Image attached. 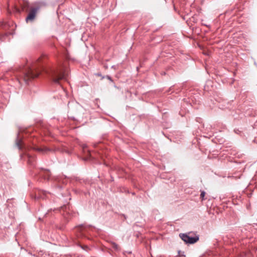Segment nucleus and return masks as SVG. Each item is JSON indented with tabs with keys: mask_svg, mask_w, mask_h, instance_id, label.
I'll use <instances>...</instances> for the list:
<instances>
[{
	"mask_svg": "<svg viewBox=\"0 0 257 257\" xmlns=\"http://www.w3.org/2000/svg\"><path fill=\"white\" fill-rule=\"evenodd\" d=\"M35 157L29 155L28 156V162L29 164H30V165H31L32 166H34L35 165Z\"/></svg>",
	"mask_w": 257,
	"mask_h": 257,
	"instance_id": "nucleus-6",
	"label": "nucleus"
},
{
	"mask_svg": "<svg viewBox=\"0 0 257 257\" xmlns=\"http://www.w3.org/2000/svg\"><path fill=\"white\" fill-rule=\"evenodd\" d=\"M6 23L4 22H0V27L5 28L6 26Z\"/></svg>",
	"mask_w": 257,
	"mask_h": 257,
	"instance_id": "nucleus-14",
	"label": "nucleus"
},
{
	"mask_svg": "<svg viewBox=\"0 0 257 257\" xmlns=\"http://www.w3.org/2000/svg\"><path fill=\"white\" fill-rule=\"evenodd\" d=\"M81 247L83 249L85 250L86 251H87L90 249V248H89L88 246H85H85H81Z\"/></svg>",
	"mask_w": 257,
	"mask_h": 257,
	"instance_id": "nucleus-13",
	"label": "nucleus"
},
{
	"mask_svg": "<svg viewBox=\"0 0 257 257\" xmlns=\"http://www.w3.org/2000/svg\"><path fill=\"white\" fill-rule=\"evenodd\" d=\"M205 195V192L204 191H202L201 192V194H200V198H202V200L204 199V198Z\"/></svg>",
	"mask_w": 257,
	"mask_h": 257,
	"instance_id": "nucleus-12",
	"label": "nucleus"
},
{
	"mask_svg": "<svg viewBox=\"0 0 257 257\" xmlns=\"http://www.w3.org/2000/svg\"><path fill=\"white\" fill-rule=\"evenodd\" d=\"M97 75L98 76H100V75H101V74H97Z\"/></svg>",
	"mask_w": 257,
	"mask_h": 257,
	"instance_id": "nucleus-17",
	"label": "nucleus"
},
{
	"mask_svg": "<svg viewBox=\"0 0 257 257\" xmlns=\"http://www.w3.org/2000/svg\"><path fill=\"white\" fill-rule=\"evenodd\" d=\"M37 150L39 152H42L43 153H46L48 151H50V150L46 147L45 148H38L37 149Z\"/></svg>",
	"mask_w": 257,
	"mask_h": 257,
	"instance_id": "nucleus-9",
	"label": "nucleus"
},
{
	"mask_svg": "<svg viewBox=\"0 0 257 257\" xmlns=\"http://www.w3.org/2000/svg\"><path fill=\"white\" fill-rule=\"evenodd\" d=\"M106 78H107L108 80H109L110 81H112V79H111V77H110V76H109L107 75V76H106Z\"/></svg>",
	"mask_w": 257,
	"mask_h": 257,
	"instance_id": "nucleus-15",
	"label": "nucleus"
},
{
	"mask_svg": "<svg viewBox=\"0 0 257 257\" xmlns=\"http://www.w3.org/2000/svg\"><path fill=\"white\" fill-rule=\"evenodd\" d=\"M40 7H37L34 8H33L31 10L30 13H29L26 19V21L28 22L29 21H33L36 16V13L39 10Z\"/></svg>",
	"mask_w": 257,
	"mask_h": 257,
	"instance_id": "nucleus-3",
	"label": "nucleus"
},
{
	"mask_svg": "<svg viewBox=\"0 0 257 257\" xmlns=\"http://www.w3.org/2000/svg\"><path fill=\"white\" fill-rule=\"evenodd\" d=\"M16 145L19 150H21L22 148V141L18 135L16 141Z\"/></svg>",
	"mask_w": 257,
	"mask_h": 257,
	"instance_id": "nucleus-5",
	"label": "nucleus"
},
{
	"mask_svg": "<svg viewBox=\"0 0 257 257\" xmlns=\"http://www.w3.org/2000/svg\"><path fill=\"white\" fill-rule=\"evenodd\" d=\"M44 173L46 174L45 176H44V179L48 180L49 179V176L50 175V173L49 172V170H45Z\"/></svg>",
	"mask_w": 257,
	"mask_h": 257,
	"instance_id": "nucleus-10",
	"label": "nucleus"
},
{
	"mask_svg": "<svg viewBox=\"0 0 257 257\" xmlns=\"http://www.w3.org/2000/svg\"><path fill=\"white\" fill-rule=\"evenodd\" d=\"M37 69L38 67L35 63L21 67L16 74L18 80L20 83L23 81L26 84H28L32 79L39 75L40 72Z\"/></svg>",
	"mask_w": 257,
	"mask_h": 257,
	"instance_id": "nucleus-1",
	"label": "nucleus"
},
{
	"mask_svg": "<svg viewBox=\"0 0 257 257\" xmlns=\"http://www.w3.org/2000/svg\"><path fill=\"white\" fill-rule=\"evenodd\" d=\"M85 147H86V145L83 146V148H84Z\"/></svg>",
	"mask_w": 257,
	"mask_h": 257,
	"instance_id": "nucleus-18",
	"label": "nucleus"
},
{
	"mask_svg": "<svg viewBox=\"0 0 257 257\" xmlns=\"http://www.w3.org/2000/svg\"><path fill=\"white\" fill-rule=\"evenodd\" d=\"M50 193L49 192H47L46 191H41L39 192V196L37 197V198H41L42 199H44L45 197H47V194H49Z\"/></svg>",
	"mask_w": 257,
	"mask_h": 257,
	"instance_id": "nucleus-8",
	"label": "nucleus"
},
{
	"mask_svg": "<svg viewBox=\"0 0 257 257\" xmlns=\"http://www.w3.org/2000/svg\"><path fill=\"white\" fill-rule=\"evenodd\" d=\"M112 247L113 248H114L116 250L118 249V245L116 243H114V242H113L112 243Z\"/></svg>",
	"mask_w": 257,
	"mask_h": 257,
	"instance_id": "nucleus-11",
	"label": "nucleus"
},
{
	"mask_svg": "<svg viewBox=\"0 0 257 257\" xmlns=\"http://www.w3.org/2000/svg\"><path fill=\"white\" fill-rule=\"evenodd\" d=\"M50 75L55 83L60 84V80H67L69 71L65 66L61 64L59 67L51 70Z\"/></svg>",
	"mask_w": 257,
	"mask_h": 257,
	"instance_id": "nucleus-2",
	"label": "nucleus"
},
{
	"mask_svg": "<svg viewBox=\"0 0 257 257\" xmlns=\"http://www.w3.org/2000/svg\"><path fill=\"white\" fill-rule=\"evenodd\" d=\"M179 236L186 243H188L189 236L188 234L186 233H180Z\"/></svg>",
	"mask_w": 257,
	"mask_h": 257,
	"instance_id": "nucleus-7",
	"label": "nucleus"
},
{
	"mask_svg": "<svg viewBox=\"0 0 257 257\" xmlns=\"http://www.w3.org/2000/svg\"><path fill=\"white\" fill-rule=\"evenodd\" d=\"M114 67H115V66H112V68H114Z\"/></svg>",
	"mask_w": 257,
	"mask_h": 257,
	"instance_id": "nucleus-16",
	"label": "nucleus"
},
{
	"mask_svg": "<svg viewBox=\"0 0 257 257\" xmlns=\"http://www.w3.org/2000/svg\"><path fill=\"white\" fill-rule=\"evenodd\" d=\"M199 238L198 235H196L194 237H191L190 236H188V243L189 244H193L195 242H196L198 240Z\"/></svg>",
	"mask_w": 257,
	"mask_h": 257,
	"instance_id": "nucleus-4",
	"label": "nucleus"
}]
</instances>
